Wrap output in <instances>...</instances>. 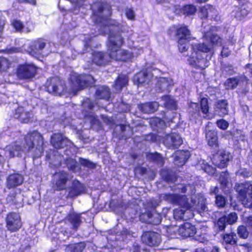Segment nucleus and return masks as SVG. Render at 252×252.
I'll list each match as a JSON object with an SVG mask.
<instances>
[{
	"label": "nucleus",
	"instance_id": "nucleus-1",
	"mask_svg": "<svg viewBox=\"0 0 252 252\" xmlns=\"http://www.w3.org/2000/svg\"><path fill=\"white\" fill-rule=\"evenodd\" d=\"M92 11L91 17L96 24L101 25L102 29L108 28L109 34L106 43L107 53L103 51H94L92 53L91 62L98 66H105L112 60L118 62H127L133 58V54L121 48L125 43L122 34L124 32L123 26L118 21L109 19L104 14L106 10V4L102 1L97 0L91 6Z\"/></svg>",
	"mask_w": 252,
	"mask_h": 252
},
{
	"label": "nucleus",
	"instance_id": "nucleus-2",
	"mask_svg": "<svg viewBox=\"0 0 252 252\" xmlns=\"http://www.w3.org/2000/svg\"><path fill=\"white\" fill-rule=\"evenodd\" d=\"M24 145L15 142L6 146L4 149L6 158L21 157L26 150L32 152L35 158L41 156L43 152V138L37 131L28 133L25 137Z\"/></svg>",
	"mask_w": 252,
	"mask_h": 252
},
{
	"label": "nucleus",
	"instance_id": "nucleus-3",
	"mask_svg": "<svg viewBox=\"0 0 252 252\" xmlns=\"http://www.w3.org/2000/svg\"><path fill=\"white\" fill-rule=\"evenodd\" d=\"M173 31H174L179 51L182 53L186 52L191 38V33L189 26L185 24L172 25L168 30V34L171 35Z\"/></svg>",
	"mask_w": 252,
	"mask_h": 252
},
{
	"label": "nucleus",
	"instance_id": "nucleus-4",
	"mask_svg": "<svg viewBox=\"0 0 252 252\" xmlns=\"http://www.w3.org/2000/svg\"><path fill=\"white\" fill-rule=\"evenodd\" d=\"M163 199L174 205L179 206L184 209L183 221H187L194 217L192 206L185 195L166 193L163 195Z\"/></svg>",
	"mask_w": 252,
	"mask_h": 252
},
{
	"label": "nucleus",
	"instance_id": "nucleus-5",
	"mask_svg": "<svg viewBox=\"0 0 252 252\" xmlns=\"http://www.w3.org/2000/svg\"><path fill=\"white\" fill-rule=\"evenodd\" d=\"M192 49L193 52H195L196 57H189L188 60L189 65L197 69H204L206 67L205 63L207 60L204 57H199L198 52L209 53L211 51L210 48L205 43H199L195 45H192Z\"/></svg>",
	"mask_w": 252,
	"mask_h": 252
},
{
	"label": "nucleus",
	"instance_id": "nucleus-6",
	"mask_svg": "<svg viewBox=\"0 0 252 252\" xmlns=\"http://www.w3.org/2000/svg\"><path fill=\"white\" fill-rule=\"evenodd\" d=\"M238 198L244 205H250L252 200V184L250 182L241 183L236 188Z\"/></svg>",
	"mask_w": 252,
	"mask_h": 252
},
{
	"label": "nucleus",
	"instance_id": "nucleus-7",
	"mask_svg": "<svg viewBox=\"0 0 252 252\" xmlns=\"http://www.w3.org/2000/svg\"><path fill=\"white\" fill-rule=\"evenodd\" d=\"M36 70V67L33 64H22L17 67L16 74L20 79L31 80L35 77Z\"/></svg>",
	"mask_w": 252,
	"mask_h": 252
},
{
	"label": "nucleus",
	"instance_id": "nucleus-8",
	"mask_svg": "<svg viewBox=\"0 0 252 252\" xmlns=\"http://www.w3.org/2000/svg\"><path fill=\"white\" fill-rule=\"evenodd\" d=\"M93 77L87 74H77L73 75L71 78V87L79 91L91 85Z\"/></svg>",
	"mask_w": 252,
	"mask_h": 252
},
{
	"label": "nucleus",
	"instance_id": "nucleus-9",
	"mask_svg": "<svg viewBox=\"0 0 252 252\" xmlns=\"http://www.w3.org/2000/svg\"><path fill=\"white\" fill-rule=\"evenodd\" d=\"M86 186L77 179L73 180L67 188V198L73 199L86 192Z\"/></svg>",
	"mask_w": 252,
	"mask_h": 252
},
{
	"label": "nucleus",
	"instance_id": "nucleus-10",
	"mask_svg": "<svg viewBox=\"0 0 252 252\" xmlns=\"http://www.w3.org/2000/svg\"><path fill=\"white\" fill-rule=\"evenodd\" d=\"M163 143L168 149H176L182 144L183 140L179 134L171 133L165 134Z\"/></svg>",
	"mask_w": 252,
	"mask_h": 252
},
{
	"label": "nucleus",
	"instance_id": "nucleus-11",
	"mask_svg": "<svg viewBox=\"0 0 252 252\" xmlns=\"http://www.w3.org/2000/svg\"><path fill=\"white\" fill-rule=\"evenodd\" d=\"M140 219H143V221L152 225H158L160 223L162 220L161 214L156 210L154 211L147 209L144 213L140 215Z\"/></svg>",
	"mask_w": 252,
	"mask_h": 252
},
{
	"label": "nucleus",
	"instance_id": "nucleus-12",
	"mask_svg": "<svg viewBox=\"0 0 252 252\" xmlns=\"http://www.w3.org/2000/svg\"><path fill=\"white\" fill-rule=\"evenodd\" d=\"M51 87V90H48V93L54 95L61 96L66 92V86L65 82L58 77H53L51 79L48 87Z\"/></svg>",
	"mask_w": 252,
	"mask_h": 252
},
{
	"label": "nucleus",
	"instance_id": "nucleus-13",
	"mask_svg": "<svg viewBox=\"0 0 252 252\" xmlns=\"http://www.w3.org/2000/svg\"><path fill=\"white\" fill-rule=\"evenodd\" d=\"M143 243L149 246H157L161 242L160 235L152 231H144L141 236Z\"/></svg>",
	"mask_w": 252,
	"mask_h": 252
},
{
	"label": "nucleus",
	"instance_id": "nucleus-14",
	"mask_svg": "<svg viewBox=\"0 0 252 252\" xmlns=\"http://www.w3.org/2000/svg\"><path fill=\"white\" fill-rule=\"evenodd\" d=\"M70 179L69 174L64 171H60L56 173L54 176V181L56 189L63 190L66 189L67 183Z\"/></svg>",
	"mask_w": 252,
	"mask_h": 252
},
{
	"label": "nucleus",
	"instance_id": "nucleus-15",
	"mask_svg": "<svg viewBox=\"0 0 252 252\" xmlns=\"http://www.w3.org/2000/svg\"><path fill=\"white\" fill-rule=\"evenodd\" d=\"M6 221L7 228L11 231H16L22 226L21 218L17 213L9 214L6 217Z\"/></svg>",
	"mask_w": 252,
	"mask_h": 252
},
{
	"label": "nucleus",
	"instance_id": "nucleus-16",
	"mask_svg": "<svg viewBox=\"0 0 252 252\" xmlns=\"http://www.w3.org/2000/svg\"><path fill=\"white\" fill-rule=\"evenodd\" d=\"M50 142L54 149L59 150L67 146L68 139L62 133H54L51 136Z\"/></svg>",
	"mask_w": 252,
	"mask_h": 252
},
{
	"label": "nucleus",
	"instance_id": "nucleus-17",
	"mask_svg": "<svg viewBox=\"0 0 252 252\" xmlns=\"http://www.w3.org/2000/svg\"><path fill=\"white\" fill-rule=\"evenodd\" d=\"M197 11V8L193 4H185L182 6L179 5L175 6L174 12L179 15L189 17L194 15Z\"/></svg>",
	"mask_w": 252,
	"mask_h": 252
},
{
	"label": "nucleus",
	"instance_id": "nucleus-18",
	"mask_svg": "<svg viewBox=\"0 0 252 252\" xmlns=\"http://www.w3.org/2000/svg\"><path fill=\"white\" fill-rule=\"evenodd\" d=\"M213 159L215 164L220 168L227 166L229 160V154L225 150H218L215 155H213Z\"/></svg>",
	"mask_w": 252,
	"mask_h": 252
},
{
	"label": "nucleus",
	"instance_id": "nucleus-19",
	"mask_svg": "<svg viewBox=\"0 0 252 252\" xmlns=\"http://www.w3.org/2000/svg\"><path fill=\"white\" fill-rule=\"evenodd\" d=\"M205 139L207 145L211 149H219L220 143L218 132L216 130L213 129L206 130L205 132Z\"/></svg>",
	"mask_w": 252,
	"mask_h": 252
},
{
	"label": "nucleus",
	"instance_id": "nucleus-20",
	"mask_svg": "<svg viewBox=\"0 0 252 252\" xmlns=\"http://www.w3.org/2000/svg\"><path fill=\"white\" fill-rule=\"evenodd\" d=\"M129 79L126 75L119 74L115 79L112 88L116 93H121L123 88L128 85Z\"/></svg>",
	"mask_w": 252,
	"mask_h": 252
},
{
	"label": "nucleus",
	"instance_id": "nucleus-21",
	"mask_svg": "<svg viewBox=\"0 0 252 252\" xmlns=\"http://www.w3.org/2000/svg\"><path fill=\"white\" fill-rule=\"evenodd\" d=\"M13 117L14 118L18 119L22 123H29L33 119V114L30 112H25L22 107H18L15 109Z\"/></svg>",
	"mask_w": 252,
	"mask_h": 252
},
{
	"label": "nucleus",
	"instance_id": "nucleus-22",
	"mask_svg": "<svg viewBox=\"0 0 252 252\" xmlns=\"http://www.w3.org/2000/svg\"><path fill=\"white\" fill-rule=\"evenodd\" d=\"M196 233L195 226L188 222H184L179 228V234L185 238L193 236Z\"/></svg>",
	"mask_w": 252,
	"mask_h": 252
},
{
	"label": "nucleus",
	"instance_id": "nucleus-23",
	"mask_svg": "<svg viewBox=\"0 0 252 252\" xmlns=\"http://www.w3.org/2000/svg\"><path fill=\"white\" fill-rule=\"evenodd\" d=\"M174 155V162L179 166L184 165L190 157L188 150H177L175 152Z\"/></svg>",
	"mask_w": 252,
	"mask_h": 252
},
{
	"label": "nucleus",
	"instance_id": "nucleus-24",
	"mask_svg": "<svg viewBox=\"0 0 252 252\" xmlns=\"http://www.w3.org/2000/svg\"><path fill=\"white\" fill-rule=\"evenodd\" d=\"M160 173L163 180L167 183H174L178 180V176L176 172L171 169H162Z\"/></svg>",
	"mask_w": 252,
	"mask_h": 252
},
{
	"label": "nucleus",
	"instance_id": "nucleus-25",
	"mask_svg": "<svg viewBox=\"0 0 252 252\" xmlns=\"http://www.w3.org/2000/svg\"><path fill=\"white\" fill-rule=\"evenodd\" d=\"M159 105L156 101L140 103L138 105L139 110L143 113L151 114L156 111Z\"/></svg>",
	"mask_w": 252,
	"mask_h": 252
},
{
	"label": "nucleus",
	"instance_id": "nucleus-26",
	"mask_svg": "<svg viewBox=\"0 0 252 252\" xmlns=\"http://www.w3.org/2000/svg\"><path fill=\"white\" fill-rule=\"evenodd\" d=\"M24 181L23 176L19 174L10 175L7 178L6 187L8 189H14L22 184Z\"/></svg>",
	"mask_w": 252,
	"mask_h": 252
},
{
	"label": "nucleus",
	"instance_id": "nucleus-27",
	"mask_svg": "<svg viewBox=\"0 0 252 252\" xmlns=\"http://www.w3.org/2000/svg\"><path fill=\"white\" fill-rule=\"evenodd\" d=\"M66 219L72 224V229L75 230L78 229L82 222L81 214L75 212L69 213L66 216Z\"/></svg>",
	"mask_w": 252,
	"mask_h": 252
},
{
	"label": "nucleus",
	"instance_id": "nucleus-28",
	"mask_svg": "<svg viewBox=\"0 0 252 252\" xmlns=\"http://www.w3.org/2000/svg\"><path fill=\"white\" fill-rule=\"evenodd\" d=\"M95 95L97 99L108 101L110 99L111 92L108 87L104 86L100 89L96 90Z\"/></svg>",
	"mask_w": 252,
	"mask_h": 252
},
{
	"label": "nucleus",
	"instance_id": "nucleus-29",
	"mask_svg": "<svg viewBox=\"0 0 252 252\" xmlns=\"http://www.w3.org/2000/svg\"><path fill=\"white\" fill-rule=\"evenodd\" d=\"M45 45L44 40L38 39L31 43L27 51L31 55H34L38 51L43 49Z\"/></svg>",
	"mask_w": 252,
	"mask_h": 252
},
{
	"label": "nucleus",
	"instance_id": "nucleus-30",
	"mask_svg": "<svg viewBox=\"0 0 252 252\" xmlns=\"http://www.w3.org/2000/svg\"><path fill=\"white\" fill-rule=\"evenodd\" d=\"M146 158L148 160L152 161L160 166H163L164 160L160 154L155 152L154 153L149 152L146 154Z\"/></svg>",
	"mask_w": 252,
	"mask_h": 252
},
{
	"label": "nucleus",
	"instance_id": "nucleus-31",
	"mask_svg": "<svg viewBox=\"0 0 252 252\" xmlns=\"http://www.w3.org/2000/svg\"><path fill=\"white\" fill-rule=\"evenodd\" d=\"M100 46V44L95 43L93 37L85 38L84 40V50L86 52L93 50L94 48H97Z\"/></svg>",
	"mask_w": 252,
	"mask_h": 252
},
{
	"label": "nucleus",
	"instance_id": "nucleus-32",
	"mask_svg": "<svg viewBox=\"0 0 252 252\" xmlns=\"http://www.w3.org/2000/svg\"><path fill=\"white\" fill-rule=\"evenodd\" d=\"M164 100V105L165 108L171 110H175L177 109L176 101L170 95H165L162 96Z\"/></svg>",
	"mask_w": 252,
	"mask_h": 252
},
{
	"label": "nucleus",
	"instance_id": "nucleus-33",
	"mask_svg": "<svg viewBox=\"0 0 252 252\" xmlns=\"http://www.w3.org/2000/svg\"><path fill=\"white\" fill-rule=\"evenodd\" d=\"M240 83L238 77H230L224 82V86L226 90H233L237 88Z\"/></svg>",
	"mask_w": 252,
	"mask_h": 252
},
{
	"label": "nucleus",
	"instance_id": "nucleus-34",
	"mask_svg": "<svg viewBox=\"0 0 252 252\" xmlns=\"http://www.w3.org/2000/svg\"><path fill=\"white\" fill-rule=\"evenodd\" d=\"M216 11L215 7L210 4L201 6L199 8V12L202 16L201 18L204 19L208 18L209 13H215Z\"/></svg>",
	"mask_w": 252,
	"mask_h": 252
},
{
	"label": "nucleus",
	"instance_id": "nucleus-35",
	"mask_svg": "<svg viewBox=\"0 0 252 252\" xmlns=\"http://www.w3.org/2000/svg\"><path fill=\"white\" fill-rule=\"evenodd\" d=\"M222 239L226 244L232 246L236 245L238 240L236 234L234 232L224 233L222 236Z\"/></svg>",
	"mask_w": 252,
	"mask_h": 252
},
{
	"label": "nucleus",
	"instance_id": "nucleus-36",
	"mask_svg": "<svg viewBox=\"0 0 252 252\" xmlns=\"http://www.w3.org/2000/svg\"><path fill=\"white\" fill-rule=\"evenodd\" d=\"M216 108L219 110L222 115L228 114V103L226 99L219 100L215 104Z\"/></svg>",
	"mask_w": 252,
	"mask_h": 252
},
{
	"label": "nucleus",
	"instance_id": "nucleus-37",
	"mask_svg": "<svg viewBox=\"0 0 252 252\" xmlns=\"http://www.w3.org/2000/svg\"><path fill=\"white\" fill-rule=\"evenodd\" d=\"M226 218L223 216L219 218L214 223V228L217 233L224 231L226 225L228 224Z\"/></svg>",
	"mask_w": 252,
	"mask_h": 252
},
{
	"label": "nucleus",
	"instance_id": "nucleus-38",
	"mask_svg": "<svg viewBox=\"0 0 252 252\" xmlns=\"http://www.w3.org/2000/svg\"><path fill=\"white\" fill-rule=\"evenodd\" d=\"M86 244L84 242H80L69 244L68 247L70 252H82L86 247Z\"/></svg>",
	"mask_w": 252,
	"mask_h": 252
},
{
	"label": "nucleus",
	"instance_id": "nucleus-39",
	"mask_svg": "<svg viewBox=\"0 0 252 252\" xmlns=\"http://www.w3.org/2000/svg\"><path fill=\"white\" fill-rule=\"evenodd\" d=\"M209 41L213 46H222V38L218 34L213 33L209 36Z\"/></svg>",
	"mask_w": 252,
	"mask_h": 252
},
{
	"label": "nucleus",
	"instance_id": "nucleus-40",
	"mask_svg": "<svg viewBox=\"0 0 252 252\" xmlns=\"http://www.w3.org/2000/svg\"><path fill=\"white\" fill-rule=\"evenodd\" d=\"M237 233L239 238L243 239H246L249 236V231L246 226L240 225L237 228Z\"/></svg>",
	"mask_w": 252,
	"mask_h": 252
},
{
	"label": "nucleus",
	"instance_id": "nucleus-41",
	"mask_svg": "<svg viewBox=\"0 0 252 252\" xmlns=\"http://www.w3.org/2000/svg\"><path fill=\"white\" fill-rule=\"evenodd\" d=\"M147 77L148 72L145 70L142 72L137 73L134 77V81L139 86L147 81Z\"/></svg>",
	"mask_w": 252,
	"mask_h": 252
},
{
	"label": "nucleus",
	"instance_id": "nucleus-42",
	"mask_svg": "<svg viewBox=\"0 0 252 252\" xmlns=\"http://www.w3.org/2000/svg\"><path fill=\"white\" fill-rule=\"evenodd\" d=\"M133 172L134 175L143 176L147 174L148 170L145 167H143L141 164H138L133 168Z\"/></svg>",
	"mask_w": 252,
	"mask_h": 252
},
{
	"label": "nucleus",
	"instance_id": "nucleus-43",
	"mask_svg": "<svg viewBox=\"0 0 252 252\" xmlns=\"http://www.w3.org/2000/svg\"><path fill=\"white\" fill-rule=\"evenodd\" d=\"M163 119L158 117H153L150 120V124L156 127H159L165 124V121H167V119L165 117H163Z\"/></svg>",
	"mask_w": 252,
	"mask_h": 252
},
{
	"label": "nucleus",
	"instance_id": "nucleus-44",
	"mask_svg": "<svg viewBox=\"0 0 252 252\" xmlns=\"http://www.w3.org/2000/svg\"><path fill=\"white\" fill-rule=\"evenodd\" d=\"M169 86L168 81L165 78H162L160 79L157 81L156 84V86H158V93H162L166 89H167V87Z\"/></svg>",
	"mask_w": 252,
	"mask_h": 252
},
{
	"label": "nucleus",
	"instance_id": "nucleus-45",
	"mask_svg": "<svg viewBox=\"0 0 252 252\" xmlns=\"http://www.w3.org/2000/svg\"><path fill=\"white\" fill-rule=\"evenodd\" d=\"M242 77L245 81H246V85L245 87L240 86L239 88H238V91H237V93L242 96H245L249 92V88L248 86V83L249 81V79L248 78L247 76L245 75H244Z\"/></svg>",
	"mask_w": 252,
	"mask_h": 252
},
{
	"label": "nucleus",
	"instance_id": "nucleus-46",
	"mask_svg": "<svg viewBox=\"0 0 252 252\" xmlns=\"http://www.w3.org/2000/svg\"><path fill=\"white\" fill-rule=\"evenodd\" d=\"M200 106L201 112L204 114H207L209 112V106L208 99L206 97H202L200 100Z\"/></svg>",
	"mask_w": 252,
	"mask_h": 252
},
{
	"label": "nucleus",
	"instance_id": "nucleus-47",
	"mask_svg": "<svg viewBox=\"0 0 252 252\" xmlns=\"http://www.w3.org/2000/svg\"><path fill=\"white\" fill-rule=\"evenodd\" d=\"M79 161L80 165L84 167L89 168L90 169H94L96 167L95 163L88 159L80 158Z\"/></svg>",
	"mask_w": 252,
	"mask_h": 252
},
{
	"label": "nucleus",
	"instance_id": "nucleus-48",
	"mask_svg": "<svg viewBox=\"0 0 252 252\" xmlns=\"http://www.w3.org/2000/svg\"><path fill=\"white\" fill-rule=\"evenodd\" d=\"M223 217L226 218V221L228 224H233L235 223L238 220V216L236 213L233 212L230 213L227 216L223 215Z\"/></svg>",
	"mask_w": 252,
	"mask_h": 252
},
{
	"label": "nucleus",
	"instance_id": "nucleus-49",
	"mask_svg": "<svg viewBox=\"0 0 252 252\" xmlns=\"http://www.w3.org/2000/svg\"><path fill=\"white\" fill-rule=\"evenodd\" d=\"M65 163L67 168L72 171H74L77 167V162L75 159L70 158H68L65 159Z\"/></svg>",
	"mask_w": 252,
	"mask_h": 252
},
{
	"label": "nucleus",
	"instance_id": "nucleus-50",
	"mask_svg": "<svg viewBox=\"0 0 252 252\" xmlns=\"http://www.w3.org/2000/svg\"><path fill=\"white\" fill-rule=\"evenodd\" d=\"M173 217L177 221H183L184 209L182 208L175 209L173 211Z\"/></svg>",
	"mask_w": 252,
	"mask_h": 252
},
{
	"label": "nucleus",
	"instance_id": "nucleus-51",
	"mask_svg": "<svg viewBox=\"0 0 252 252\" xmlns=\"http://www.w3.org/2000/svg\"><path fill=\"white\" fill-rule=\"evenodd\" d=\"M11 64L10 62L5 58H0V71L7 70Z\"/></svg>",
	"mask_w": 252,
	"mask_h": 252
},
{
	"label": "nucleus",
	"instance_id": "nucleus-52",
	"mask_svg": "<svg viewBox=\"0 0 252 252\" xmlns=\"http://www.w3.org/2000/svg\"><path fill=\"white\" fill-rule=\"evenodd\" d=\"M226 199L222 195H216L215 203L219 207H223L226 204Z\"/></svg>",
	"mask_w": 252,
	"mask_h": 252
},
{
	"label": "nucleus",
	"instance_id": "nucleus-53",
	"mask_svg": "<svg viewBox=\"0 0 252 252\" xmlns=\"http://www.w3.org/2000/svg\"><path fill=\"white\" fill-rule=\"evenodd\" d=\"M218 127L221 130H226L229 126L228 122L224 119L218 120L216 123Z\"/></svg>",
	"mask_w": 252,
	"mask_h": 252
},
{
	"label": "nucleus",
	"instance_id": "nucleus-54",
	"mask_svg": "<svg viewBox=\"0 0 252 252\" xmlns=\"http://www.w3.org/2000/svg\"><path fill=\"white\" fill-rule=\"evenodd\" d=\"M147 207L151 209L152 211L156 210V208L159 205V203L157 200L152 198L150 199L147 202Z\"/></svg>",
	"mask_w": 252,
	"mask_h": 252
},
{
	"label": "nucleus",
	"instance_id": "nucleus-55",
	"mask_svg": "<svg viewBox=\"0 0 252 252\" xmlns=\"http://www.w3.org/2000/svg\"><path fill=\"white\" fill-rule=\"evenodd\" d=\"M82 105L89 110L93 109L94 106L93 101L89 98H86L83 100Z\"/></svg>",
	"mask_w": 252,
	"mask_h": 252
},
{
	"label": "nucleus",
	"instance_id": "nucleus-56",
	"mask_svg": "<svg viewBox=\"0 0 252 252\" xmlns=\"http://www.w3.org/2000/svg\"><path fill=\"white\" fill-rule=\"evenodd\" d=\"M126 17L129 20L133 21L135 20V13L132 8H126L125 11Z\"/></svg>",
	"mask_w": 252,
	"mask_h": 252
},
{
	"label": "nucleus",
	"instance_id": "nucleus-57",
	"mask_svg": "<svg viewBox=\"0 0 252 252\" xmlns=\"http://www.w3.org/2000/svg\"><path fill=\"white\" fill-rule=\"evenodd\" d=\"M145 140L150 142H156L158 140V135L153 133L147 134L145 136Z\"/></svg>",
	"mask_w": 252,
	"mask_h": 252
},
{
	"label": "nucleus",
	"instance_id": "nucleus-58",
	"mask_svg": "<svg viewBox=\"0 0 252 252\" xmlns=\"http://www.w3.org/2000/svg\"><path fill=\"white\" fill-rule=\"evenodd\" d=\"M12 24L17 31L22 32L24 29L23 24L20 21L14 20Z\"/></svg>",
	"mask_w": 252,
	"mask_h": 252
},
{
	"label": "nucleus",
	"instance_id": "nucleus-59",
	"mask_svg": "<svg viewBox=\"0 0 252 252\" xmlns=\"http://www.w3.org/2000/svg\"><path fill=\"white\" fill-rule=\"evenodd\" d=\"M231 51L228 47L222 46V50L220 53V55L222 57L226 58L229 56L231 54Z\"/></svg>",
	"mask_w": 252,
	"mask_h": 252
},
{
	"label": "nucleus",
	"instance_id": "nucleus-60",
	"mask_svg": "<svg viewBox=\"0 0 252 252\" xmlns=\"http://www.w3.org/2000/svg\"><path fill=\"white\" fill-rule=\"evenodd\" d=\"M7 52L8 53H16L23 52V46L21 47H12L9 49H7Z\"/></svg>",
	"mask_w": 252,
	"mask_h": 252
},
{
	"label": "nucleus",
	"instance_id": "nucleus-61",
	"mask_svg": "<svg viewBox=\"0 0 252 252\" xmlns=\"http://www.w3.org/2000/svg\"><path fill=\"white\" fill-rule=\"evenodd\" d=\"M207 206L204 203H201L200 205H198L196 207V209L197 211L201 214V213H203L205 212L207 209Z\"/></svg>",
	"mask_w": 252,
	"mask_h": 252
},
{
	"label": "nucleus",
	"instance_id": "nucleus-62",
	"mask_svg": "<svg viewBox=\"0 0 252 252\" xmlns=\"http://www.w3.org/2000/svg\"><path fill=\"white\" fill-rule=\"evenodd\" d=\"M240 12L241 16L245 17L249 13V11L248 9V7H246L244 5H242L240 8Z\"/></svg>",
	"mask_w": 252,
	"mask_h": 252
},
{
	"label": "nucleus",
	"instance_id": "nucleus-63",
	"mask_svg": "<svg viewBox=\"0 0 252 252\" xmlns=\"http://www.w3.org/2000/svg\"><path fill=\"white\" fill-rule=\"evenodd\" d=\"M242 247L244 248L247 252H252V244L247 243L240 245Z\"/></svg>",
	"mask_w": 252,
	"mask_h": 252
},
{
	"label": "nucleus",
	"instance_id": "nucleus-64",
	"mask_svg": "<svg viewBox=\"0 0 252 252\" xmlns=\"http://www.w3.org/2000/svg\"><path fill=\"white\" fill-rule=\"evenodd\" d=\"M246 222L248 226L252 229V216H250L247 218Z\"/></svg>",
	"mask_w": 252,
	"mask_h": 252
}]
</instances>
